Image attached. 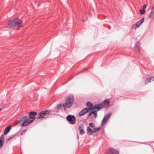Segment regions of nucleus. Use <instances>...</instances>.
<instances>
[{
    "label": "nucleus",
    "mask_w": 154,
    "mask_h": 154,
    "mask_svg": "<svg viewBox=\"0 0 154 154\" xmlns=\"http://www.w3.org/2000/svg\"><path fill=\"white\" fill-rule=\"evenodd\" d=\"M89 125L92 128H94L95 127V126L93 123H90L89 124Z\"/></svg>",
    "instance_id": "393cba45"
},
{
    "label": "nucleus",
    "mask_w": 154,
    "mask_h": 154,
    "mask_svg": "<svg viewBox=\"0 0 154 154\" xmlns=\"http://www.w3.org/2000/svg\"><path fill=\"white\" fill-rule=\"evenodd\" d=\"M119 152L115 149L109 148L107 150L106 154H119Z\"/></svg>",
    "instance_id": "9d476101"
},
{
    "label": "nucleus",
    "mask_w": 154,
    "mask_h": 154,
    "mask_svg": "<svg viewBox=\"0 0 154 154\" xmlns=\"http://www.w3.org/2000/svg\"><path fill=\"white\" fill-rule=\"evenodd\" d=\"M154 81V77H151L147 78L145 81L146 84H148Z\"/></svg>",
    "instance_id": "4468645a"
},
{
    "label": "nucleus",
    "mask_w": 154,
    "mask_h": 154,
    "mask_svg": "<svg viewBox=\"0 0 154 154\" xmlns=\"http://www.w3.org/2000/svg\"><path fill=\"white\" fill-rule=\"evenodd\" d=\"M4 138V136L3 135H2L0 137V139L1 140H3Z\"/></svg>",
    "instance_id": "a878e982"
},
{
    "label": "nucleus",
    "mask_w": 154,
    "mask_h": 154,
    "mask_svg": "<svg viewBox=\"0 0 154 154\" xmlns=\"http://www.w3.org/2000/svg\"><path fill=\"white\" fill-rule=\"evenodd\" d=\"M140 13L141 14H144V5L143 6V9H140Z\"/></svg>",
    "instance_id": "f3484780"
},
{
    "label": "nucleus",
    "mask_w": 154,
    "mask_h": 154,
    "mask_svg": "<svg viewBox=\"0 0 154 154\" xmlns=\"http://www.w3.org/2000/svg\"><path fill=\"white\" fill-rule=\"evenodd\" d=\"M87 105L88 106L90 107H91L92 106H93L92 105V104L90 102H87Z\"/></svg>",
    "instance_id": "412c9836"
},
{
    "label": "nucleus",
    "mask_w": 154,
    "mask_h": 154,
    "mask_svg": "<svg viewBox=\"0 0 154 154\" xmlns=\"http://www.w3.org/2000/svg\"><path fill=\"white\" fill-rule=\"evenodd\" d=\"M26 131V130H25L23 131L21 133V135H23L25 134Z\"/></svg>",
    "instance_id": "cd10ccee"
},
{
    "label": "nucleus",
    "mask_w": 154,
    "mask_h": 154,
    "mask_svg": "<svg viewBox=\"0 0 154 154\" xmlns=\"http://www.w3.org/2000/svg\"><path fill=\"white\" fill-rule=\"evenodd\" d=\"M15 136V135H11L10 136H9V137L8 138L7 140V142H9V141H10L11 140L12 138H13Z\"/></svg>",
    "instance_id": "a211bd4d"
},
{
    "label": "nucleus",
    "mask_w": 154,
    "mask_h": 154,
    "mask_svg": "<svg viewBox=\"0 0 154 154\" xmlns=\"http://www.w3.org/2000/svg\"><path fill=\"white\" fill-rule=\"evenodd\" d=\"M152 14H154V7L152 8V10L151 11V14L149 16V18H150L152 17Z\"/></svg>",
    "instance_id": "5701e85b"
},
{
    "label": "nucleus",
    "mask_w": 154,
    "mask_h": 154,
    "mask_svg": "<svg viewBox=\"0 0 154 154\" xmlns=\"http://www.w3.org/2000/svg\"><path fill=\"white\" fill-rule=\"evenodd\" d=\"M51 111L48 110H46L44 111L41 112L39 113L37 118V119H43L48 117Z\"/></svg>",
    "instance_id": "39448f33"
},
{
    "label": "nucleus",
    "mask_w": 154,
    "mask_h": 154,
    "mask_svg": "<svg viewBox=\"0 0 154 154\" xmlns=\"http://www.w3.org/2000/svg\"><path fill=\"white\" fill-rule=\"evenodd\" d=\"M95 109L94 106L91 107L86 108L82 109L79 113V116H82L88 112L90 110Z\"/></svg>",
    "instance_id": "423d86ee"
},
{
    "label": "nucleus",
    "mask_w": 154,
    "mask_h": 154,
    "mask_svg": "<svg viewBox=\"0 0 154 154\" xmlns=\"http://www.w3.org/2000/svg\"><path fill=\"white\" fill-rule=\"evenodd\" d=\"M23 26L22 21L16 18L14 20L9 21L8 26L10 27H21Z\"/></svg>",
    "instance_id": "f03ea898"
},
{
    "label": "nucleus",
    "mask_w": 154,
    "mask_h": 154,
    "mask_svg": "<svg viewBox=\"0 0 154 154\" xmlns=\"http://www.w3.org/2000/svg\"><path fill=\"white\" fill-rule=\"evenodd\" d=\"M87 134L89 135H91L94 133V130H93L89 126L87 128Z\"/></svg>",
    "instance_id": "2eb2a0df"
},
{
    "label": "nucleus",
    "mask_w": 154,
    "mask_h": 154,
    "mask_svg": "<svg viewBox=\"0 0 154 154\" xmlns=\"http://www.w3.org/2000/svg\"><path fill=\"white\" fill-rule=\"evenodd\" d=\"M79 131V133L81 135H82L85 133V132L83 130H81Z\"/></svg>",
    "instance_id": "b1692460"
},
{
    "label": "nucleus",
    "mask_w": 154,
    "mask_h": 154,
    "mask_svg": "<svg viewBox=\"0 0 154 154\" xmlns=\"http://www.w3.org/2000/svg\"><path fill=\"white\" fill-rule=\"evenodd\" d=\"M112 114L111 112L108 113V114L105 115L101 122V125H103L104 124L106 123L111 116Z\"/></svg>",
    "instance_id": "6e6552de"
},
{
    "label": "nucleus",
    "mask_w": 154,
    "mask_h": 154,
    "mask_svg": "<svg viewBox=\"0 0 154 154\" xmlns=\"http://www.w3.org/2000/svg\"><path fill=\"white\" fill-rule=\"evenodd\" d=\"M83 72V71L82 70V71H80V72H79L78 73H76L75 75V76H76V75H77L78 74H79V73H80Z\"/></svg>",
    "instance_id": "bb28decb"
},
{
    "label": "nucleus",
    "mask_w": 154,
    "mask_h": 154,
    "mask_svg": "<svg viewBox=\"0 0 154 154\" xmlns=\"http://www.w3.org/2000/svg\"><path fill=\"white\" fill-rule=\"evenodd\" d=\"M87 69V68H86V69H85V70H86V69Z\"/></svg>",
    "instance_id": "7c9ffc66"
},
{
    "label": "nucleus",
    "mask_w": 154,
    "mask_h": 154,
    "mask_svg": "<svg viewBox=\"0 0 154 154\" xmlns=\"http://www.w3.org/2000/svg\"><path fill=\"white\" fill-rule=\"evenodd\" d=\"M74 100V98L73 95H69L66 98V103L62 105L58 104L57 106V109H60L61 107L69 108L72 106Z\"/></svg>",
    "instance_id": "f257e3e1"
},
{
    "label": "nucleus",
    "mask_w": 154,
    "mask_h": 154,
    "mask_svg": "<svg viewBox=\"0 0 154 154\" xmlns=\"http://www.w3.org/2000/svg\"><path fill=\"white\" fill-rule=\"evenodd\" d=\"M84 125L83 124H82L80 125L79 128V130H83L84 129Z\"/></svg>",
    "instance_id": "aec40b11"
},
{
    "label": "nucleus",
    "mask_w": 154,
    "mask_h": 154,
    "mask_svg": "<svg viewBox=\"0 0 154 154\" xmlns=\"http://www.w3.org/2000/svg\"><path fill=\"white\" fill-rule=\"evenodd\" d=\"M66 119L71 124H74L76 122V119L74 116L72 115H68L66 118Z\"/></svg>",
    "instance_id": "0eeeda50"
},
{
    "label": "nucleus",
    "mask_w": 154,
    "mask_h": 154,
    "mask_svg": "<svg viewBox=\"0 0 154 154\" xmlns=\"http://www.w3.org/2000/svg\"><path fill=\"white\" fill-rule=\"evenodd\" d=\"M144 20V17H143L141 20L138 21L136 24H135L133 25L134 28H137L139 27L141 24L143 23Z\"/></svg>",
    "instance_id": "9b49d317"
},
{
    "label": "nucleus",
    "mask_w": 154,
    "mask_h": 154,
    "mask_svg": "<svg viewBox=\"0 0 154 154\" xmlns=\"http://www.w3.org/2000/svg\"><path fill=\"white\" fill-rule=\"evenodd\" d=\"M110 104V100L109 99H106L102 102L101 103L94 105L95 109L100 110L102 108L109 106Z\"/></svg>",
    "instance_id": "20e7f679"
},
{
    "label": "nucleus",
    "mask_w": 154,
    "mask_h": 154,
    "mask_svg": "<svg viewBox=\"0 0 154 154\" xmlns=\"http://www.w3.org/2000/svg\"><path fill=\"white\" fill-rule=\"evenodd\" d=\"M2 110V109H0V112Z\"/></svg>",
    "instance_id": "c756f323"
},
{
    "label": "nucleus",
    "mask_w": 154,
    "mask_h": 154,
    "mask_svg": "<svg viewBox=\"0 0 154 154\" xmlns=\"http://www.w3.org/2000/svg\"><path fill=\"white\" fill-rule=\"evenodd\" d=\"M32 122V121H30L28 117L26 116H24L20 118L18 123L21 126H27L29 124Z\"/></svg>",
    "instance_id": "7ed1b4c3"
},
{
    "label": "nucleus",
    "mask_w": 154,
    "mask_h": 154,
    "mask_svg": "<svg viewBox=\"0 0 154 154\" xmlns=\"http://www.w3.org/2000/svg\"><path fill=\"white\" fill-rule=\"evenodd\" d=\"M37 114V113L34 112H29V119L30 121H32V122L35 120V116Z\"/></svg>",
    "instance_id": "1a4fd4ad"
},
{
    "label": "nucleus",
    "mask_w": 154,
    "mask_h": 154,
    "mask_svg": "<svg viewBox=\"0 0 154 154\" xmlns=\"http://www.w3.org/2000/svg\"><path fill=\"white\" fill-rule=\"evenodd\" d=\"M99 110L98 109L97 110H94L90 112L89 114H88V117L91 116L92 114H94V117L95 118H96L97 117V112Z\"/></svg>",
    "instance_id": "f8f14e48"
},
{
    "label": "nucleus",
    "mask_w": 154,
    "mask_h": 154,
    "mask_svg": "<svg viewBox=\"0 0 154 154\" xmlns=\"http://www.w3.org/2000/svg\"><path fill=\"white\" fill-rule=\"evenodd\" d=\"M140 44L138 42H137L135 44V49L136 51L138 53H139L140 52Z\"/></svg>",
    "instance_id": "ddd939ff"
},
{
    "label": "nucleus",
    "mask_w": 154,
    "mask_h": 154,
    "mask_svg": "<svg viewBox=\"0 0 154 154\" xmlns=\"http://www.w3.org/2000/svg\"><path fill=\"white\" fill-rule=\"evenodd\" d=\"M11 129V127L10 126H8L5 129L4 134L5 135Z\"/></svg>",
    "instance_id": "dca6fc26"
},
{
    "label": "nucleus",
    "mask_w": 154,
    "mask_h": 154,
    "mask_svg": "<svg viewBox=\"0 0 154 154\" xmlns=\"http://www.w3.org/2000/svg\"><path fill=\"white\" fill-rule=\"evenodd\" d=\"M146 4H145V9H146Z\"/></svg>",
    "instance_id": "c85d7f7f"
},
{
    "label": "nucleus",
    "mask_w": 154,
    "mask_h": 154,
    "mask_svg": "<svg viewBox=\"0 0 154 154\" xmlns=\"http://www.w3.org/2000/svg\"><path fill=\"white\" fill-rule=\"evenodd\" d=\"M101 129V128L100 127L95 128L93 130L94 132V133L96 132Z\"/></svg>",
    "instance_id": "6ab92c4d"
},
{
    "label": "nucleus",
    "mask_w": 154,
    "mask_h": 154,
    "mask_svg": "<svg viewBox=\"0 0 154 154\" xmlns=\"http://www.w3.org/2000/svg\"><path fill=\"white\" fill-rule=\"evenodd\" d=\"M4 143V140H1L0 139V148H1L3 146Z\"/></svg>",
    "instance_id": "4be33fe9"
}]
</instances>
